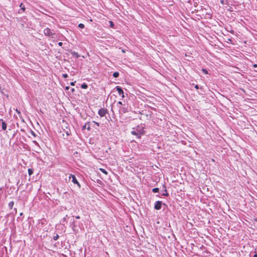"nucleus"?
<instances>
[{
    "mask_svg": "<svg viewBox=\"0 0 257 257\" xmlns=\"http://www.w3.org/2000/svg\"><path fill=\"white\" fill-rule=\"evenodd\" d=\"M82 129L83 130H84V129H87L88 130H90L91 128H90V122H88L87 124H85V125H84L82 127Z\"/></svg>",
    "mask_w": 257,
    "mask_h": 257,
    "instance_id": "obj_8",
    "label": "nucleus"
},
{
    "mask_svg": "<svg viewBox=\"0 0 257 257\" xmlns=\"http://www.w3.org/2000/svg\"><path fill=\"white\" fill-rule=\"evenodd\" d=\"M231 9H232V7H230V8L228 9V10L230 12H232V11L231 10Z\"/></svg>",
    "mask_w": 257,
    "mask_h": 257,
    "instance_id": "obj_36",
    "label": "nucleus"
},
{
    "mask_svg": "<svg viewBox=\"0 0 257 257\" xmlns=\"http://www.w3.org/2000/svg\"><path fill=\"white\" fill-rule=\"evenodd\" d=\"M253 257H257V254H255Z\"/></svg>",
    "mask_w": 257,
    "mask_h": 257,
    "instance_id": "obj_39",
    "label": "nucleus"
},
{
    "mask_svg": "<svg viewBox=\"0 0 257 257\" xmlns=\"http://www.w3.org/2000/svg\"><path fill=\"white\" fill-rule=\"evenodd\" d=\"M81 88L83 89H86L88 87V85L87 84L84 83L81 85Z\"/></svg>",
    "mask_w": 257,
    "mask_h": 257,
    "instance_id": "obj_12",
    "label": "nucleus"
},
{
    "mask_svg": "<svg viewBox=\"0 0 257 257\" xmlns=\"http://www.w3.org/2000/svg\"><path fill=\"white\" fill-rule=\"evenodd\" d=\"M162 202L161 201H157L155 204V206H154L155 209L156 210L161 209V207H162Z\"/></svg>",
    "mask_w": 257,
    "mask_h": 257,
    "instance_id": "obj_5",
    "label": "nucleus"
},
{
    "mask_svg": "<svg viewBox=\"0 0 257 257\" xmlns=\"http://www.w3.org/2000/svg\"><path fill=\"white\" fill-rule=\"evenodd\" d=\"M75 82H72L70 83V85L71 86H74L75 85Z\"/></svg>",
    "mask_w": 257,
    "mask_h": 257,
    "instance_id": "obj_28",
    "label": "nucleus"
},
{
    "mask_svg": "<svg viewBox=\"0 0 257 257\" xmlns=\"http://www.w3.org/2000/svg\"><path fill=\"white\" fill-rule=\"evenodd\" d=\"M98 114L101 116L103 117L105 115L106 113H108L107 110L106 109H105L104 108H101L98 110Z\"/></svg>",
    "mask_w": 257,
    "mask_h": 257,
    "instance_id": "obj_2",
    "label": "nucleus"
},
{
    "mask_svg": "<svg viewBox=\"0 0 257 257\" xmlns=\"http://www.w3.org/2000/svg\"><path fill=\"white\" fill-rule=\"evenodd\" d=\"M202 71L205 73V74H207L208 72L207 71V70L205 69H202Z\"/></svg>",
    "mask_w": 257,
    "mask_h": 257,
    "instance_id": "obj_24",
    "label": "nucleus"
},
{
    "mask_svg": "<svg viewBox=\"0 0 257 257\" xmlns=\"http://www.w3.org/2000/svg\"><path fill=\"white\" fill-rule=\"evenodd\" d=\"M100 170L102 173H103L104 174H106H106H107V171H106L105 170H104V169H100Z\"/></svg>",
    "mask_w": 257,
    "mask_h": 257,
    "instance_id": "obj_18",
    "label": "nucleus"
},
{
    "mask_svg": "<svg viewBox=\"0 0 257 257\" xmlns=\"http://www.w3.org/2000/svg\"><path fill=\"white\" fill-rule=\"evenodd\" d=\"M16 111L18 112V113L20 114V111L18 110V109H16Z\"/></svg>",
    "mask_w": 257,
    "mask_h": 257,
    "instance_id": "obj_33",
    "label": "nucleus"
},
{
    "mask_svg": "<svg viewBox=\"0 0 257 257\" xmlns=\"http://www.w3.org/2000/svg\"><path fill=\"white\" fill-rule=\"evenodd\" d=\"M75 218L76 219H80V216H75Z\"/></svg>",
    "mask_w": 257,
    "mask_h": 257,
    "instance_id": "obj_32",
    "label": "nucleus"
},
{
    "mask_svg": "<svg viewBox=\"0 0 257 257\" xmlns=\"http://www.w3.org/2000/svg\"><path fill=\"white\" fill-rule=\"evenodd\" d=\"M159 191V189L158 188H154L153 189L152 191L154 193H157Z\"/></svg>",
    "mask_w": 257,
    "mask_h": 257,
    "instance_id": "obj_16",
    "label": "nucleus"
},
{
    "mask_svg": "<svg viewBox=\"0 0 257 257\" xmlns=\"http://www.w3.org/2000/svg\"><path fill=\"white\" fill-rule=\"evenodd\" d=\"M28 174L30 176L33 174V170L32 169H29L28 170Z\"/></svg>",
    "mask_w": 257,
    "mask_h": 257,
    "instance_id": "obj_14",
    "label": "nucleus"
},
{
    "mask_svg": "<svg viewBox=\"0 0 257 257\" xmlns=\"http://www.w3.org/2000/svg\"><path fill=\"white\" fill-rule=\"evenodd\" d=\"M93 123H94L95 124H96L97 126H99V123L97 122L93 121Z\"/></svg>",
    "mask_w": 257,
    "mask_h": 257,
    "instance_id": "obj_26",
    "label": "nucleus"
},
{
    "mask_svg": "<svg viewBox=\"0 0 257 257\" xmlns=\"http://www.w3.org/2000/svg\"><path fill=\"white\" fill-rule=\"evenodd\" d=\"M65 219H66V218H65V217L63 218V220H65Z\"/></svg>",
    "mask_w": 257,
    "mask_h": 257,
    "instance_id": "obj_41",
    "label": "nucleus"
},
{
    "mask_svg": "<svg viewBox=\"0 0 257 257\" xmlns=\"http://www.w3.org/2000/svg\"><path fill=\"white\" fill-rule=\"evenodd\" d=\"M231 9H232V7H230V8L228 9V10L230 12H232V11L231 10Z\"/></svg>",
    "mask_w": 257,
    "mask_h": 257,
    "instance_id": "obj_37",
    "label": "nucleus"
},
{
    "mask_svg": "<svg viewBox=\"0 0 257 257\" xmlns=\"http://www.w3.org/2000/svg\"><path fill=\"white\" fill-rule=\"evenodd\" d=\"M220 3L222 5H228L227 1L220 0Z\"/></svg>",
    "mask_w": 257,
    "mask_h": 257,
    "instance_id": "obj_13",
    "label": "nucleus"
},
{
    "mask_svg": "<svg viewBox=\"0 0 257 257\" xmlns=\"http://www.w3.org/2000/svg\"><path fill=\"white\" fill-rule=\"evenodd\" d=\"M14 205V202L11 201L9 203V206L10 208H12L13 206Z\"/></svg>",
    "mask_w": 257,
    "mask_h": 257,
    "instance_id": "obj_20",
    "label": "nucleus"
},
{
    "mask_svg": "<svg viewBox=\"0 0 257 257\" xmlns=\"http://www.w3.org/2000/svg\"><path fill=\"white\" fill-rule=\"evenodd\" d=\"M118 76H119V73L118 72H115L113 74V76L114 77L116 78V77H118Z\"/></svg>",
    "mask_w": 257,
    "mask_h": 257,
    "instance_id": "obj_15",
    "label": "nucleus"
},
{
    "mask_svg": "<svg viewBox=\"0 0 257 257\" xmlns=\"http://www.w3.org/2000/svg\"><path fill=\"white\" fill-rule=\"evenodd\" d=\"M115 89L117 91L118 94L119 95H121L122 97L123 98L124 97V93L121 88L120 86H116Z\"/></svg>",
    "mask_w": 257,
    "mask_h": 257,
    "instance_id": "obj_6",
    "label": "nucleus"
},
{
    "mask_svg": "<svg viewBox=\"0 0 257 257\" xmlns=\"http://www.w3.org/2000/svg\"><path fill=\"white\" fill-rule=\"evenodd\" d=\"M72 179V182L75 184H77L79 187H80V185L76 179L75 176L74 175L71 174L69 176V179Z\"/></svg>",
    "mask_w": 257,
    "mask_h": 257,
    "instance_id": "obj_4",
    "label": "nucleus"
},
{
    "mask_svg": "<svg viewBox=\"0 0 257 257\" xmlns=\"http://www.w3.org/2000/svg\"><path fill=\"white\" fill-rule=\"evenodd\" d=\"M59 237V235L58 234H57L56 236H54V239L55 240H56L58 239Z\"/></svg>",
    "mask_w": 257,
    "mask_h": 257,
    "instance_id": "obj_22",
    "label": "nucleus"
},
{
    "mask_svg": "<svg viewBox=\"0 0 257 257\" xmlns=\"http://www.w3.org/2000/svg\"><path fill=\"white\" fill-rule=\"evenodd\" d=\"M74 54L75 55L77 58L79 57V55L77 54V53L74 52Z\"/></svg>",
    "mask_w": 257,
    "mask_h": 257,
    "instance_id": "obj_27",
    "label": "nucleus"
},
{
    "mask_svg": "<svg viewBox=\"0 0 257 257\" xmlns=\"http://www.w3.org/2000/svg\"><path fill=\"white\" fill-rule=\"evenodd\" d=\"M119 112L120 114H122L128 112V108L127 107L119 106Z\"/></svg>",
    "mask_w": 257,
    "mask_h": 257,
    "instance_id": "obj_3",
    "label": "nucleus"
},
{
    "mask_svg": "<svg viewBox=\"0 0 257 257\" xmlns=\"http://www.w3.org/2000/svg\"><path fill=\"white\" fill-rule=\"evenodd\" d=\"M121 52L122 53H125V51L123 49H121Z\"/></svg>",
    "mask_w": 257,
    "mask_h": 257,
    "instance_id": "obj_35",
    "label": "nucleus"
},
{
    "mask_svg": "<svg viewBox=\"0 0 257 257\" xmlns=\"http://www.w3.org/2000/svg\"><path fill=\"white\" fill-rule=\"evenodd\" d=\"M44 34L49 37L52 39H56L57 37V34L54 32V30L50 29V28H47L44 30Z\"/></svg>",
    "mask_w": 257,
    "mask_h": 257,
    "instance_id": "obj_1",
    "label": "nucleus"
},
{
    "mask_svg": "<svg viewBox=\"0 0 257 257\" xmlns=\"http://www.w3.org/2000/svg\"><path fill=\"white\" fill-rule=\"evenodd\" d=\"M163 191H164V193L162 194V195L165 196H168L169 195V194L167 192L166 187H165V185L163 186Z\"/></svg>",
    "mask_w": 257,
    "mask_h": 257,
    "instance_id": "obj_9",
    "label": "nucleus"
},
{
    "mask_svg": "<svg viewBox=\"0 0 257 257\" xmlns=\"http://www.w3.org/2000/svg\"><path fill=\"white\" fill-rule=\"evenodd\" d=\"M62 45H63V43H62V42H59V43H58V45H59V46H62Z\"/></svg>",
    "mask_w": 257,
    "mask_h": 257,
    "instance_id": "obj_29",
    "label": "nucleus"
},
{
    "mask_svg": "<svg viewBox=\"0 0 257 257\" xmlns=\"http://www.w3.org/2000/svg\"><path fill=\"white\" fill-rule=\"evenodd\" d=\"M2 128L4 130H5L7 128V124L4 121H2Z\"/></svg>",
    "mask_w": 257,
    "mask_h": 257,
    "instance_id": "obj_10",
    "label": "nucleus"
},
{
    "mask_svg": "<svg viewBox=\"0 0 257 257\" xmlns=\"http://www.w3.org/2000/svg\"><path fill=\"white\" fill-rule=\"evenodd\" d=\"M131 133L132 135H136L139 138V134L137 131H132Z\"/></svg>",
    "mask_w": 257,
    "mask_h": 257,
    "instance_id": "obj_11",
    "label": "nucleus"
},
{
    "mask_svg": "<svg viewBox=\"0 0 257 257\" xmlns=\"http://www.w3.org/2000/svg\"><path fill=\"white\" fill-rule=\"evenodd\" d=\"M253 67L255 68L254 70L255 72H257V64H254L253 65Z\"/></svg>",
    "mask_w": 257,
    "mask_h": 257,
    "instance_id": "obj_21",
    "label": "nucleus"
},
{
    "mask_svg": "<svg viewBox=\"0 0 257 257\" xmlns=\"http://www.w3.org/2000/svg\"><path fill=\"white\" fill-rule=\"evenodd\" d=\"M195 88L196 89H198L199 88V86H198V85H196L195 86Z\"/></svg>",
    "mask_w": 257,
    "mask_h": 257,
    "instance_id": "obj_31",
    "label": "nucleus"
},
{
    "mask_svg": "<svg viewBox=\"0 0 257 257\" xmlns=\"http://www.w3.org/2000/svg\"><path fill=\"white\" fill-rule=\"evenodd\" d=\"M137 132L139 134V138H140L141 135L144 134L143 128H141L139 126H138V128H137Z\"/></svg>",
    "mask_w": 257,
    "mask_h": 257,
    "instance_id": "obj_7",
    "label": "nucleus"
},
{
    "mask_svg": "<svg viewBox=\"0 0 257 257\" xmlns=\"http://www.w3.org/2000/svg\"><path fill=\"white\" fill-rule=\"evenodd\" d=\"M32 135H35V134L33 132H32Z\"/></svg>",
    "mask_w": 257,
    "mask_h": 257,
    "instance_id": "obj_40",
    "label": "nucleus"
},
{
    "mask_svg": "<svg viewBox=\"0 0 257 257\" xmlns=\"http://www.w3.org/2000/svg\"><path fill=\"white\" fill-rule=\"evenodd\" d=\"M117 104H119V105H122V103L121 101H118L117 102Z\"/></svg>",
    "mask_w": 257,
    "mask_h": 257,
    "instance_id": "obj_30",
    "label": "nucleus"
},
{
    "mask_svg": "<svg viewBox=\"0 0 257 257\" xmlns=\"http://www.w3.org/2000/svg\"><path fill=\"white\" fill-rule=\"evenodd\" d=\"M63 77L65 78H67L68 77V75L67 74H63Z\"/></svg>",
    "mask_w": 257,
    "mask_h": 257,
    "instance_id": "obj_25",
    "label": "nucleus"
},
{
    "mask_svg": "<svg viewBox=\"0 0 257 257\" xmlns=\"http://www.w3.org/2000/svg\"><path fill=\"white\" fill-rule=\"evenodd\" d=\"M65 89H66V90H68V89H69V86H66V87H65Z\"/></svg>",
    "mask_w": 257,
    "mask_h": 257,
    "instance_id": "obj_34",
    "label": "nucleus"
},
{
    "mask_svg": "<svg viewBox=\"0 0 257 257\" xmlns=\"http://www.w3.org/2000/svg\"><path fill=\"white\" fill-rule=\"evenodd\" d=\"M110 25L111 27H113L114 26V24L112 21H109Z\"/></svg>",
    "mask_w": 257,
    "mask_h": 257,
    "instance_id": "obj_23",
    "label": "nucleus"
},
{
    "mask_svg": "<svg viewBox=\"0 0 257 257\" xmlns=\"http://www.w3.org/2000/svg\"><path fill=\"white\" fill-rule=\"evenodd\" d=\"M71 91H72V92H74L75 91L74 88H72Z\"/></svg>",
    "mask_w": 257,
    "mask_h": 257,
    "instance_id": "obj_38",
    "label": "nucleus"
},
{
    "mask_svg": "<svg viewBox=\"0 0 257 257\" xmlns=\"http://www.w3.org/2000/svg\"><path fill=\"white\" fill-rule=\"evenodd\" d=\"M78 27L81 29H83L84 28V24L80 23L78 25Z\"/></svg>",
    "mask_w": 257,
    "mask_h": 257,
    "instance_id": "obj_19",
    "label": "nucleus"
},
{
    "mask_svg": "<svg viewBox=\"0 0 257 257\" xmlns=\"http://www.w3.org/2000/svg\"><path fill=\"white\" fill-rule=\"evenodd\" d=\"M20 7L21 8V10L24 12L25 10V7L23 6V4H21Z\"/></svg>",
    "mask_w": 257,
    "mask_h": 257,
    "instance_id": "obj_17",
    "label": "nucleus"
}]
</instances>
